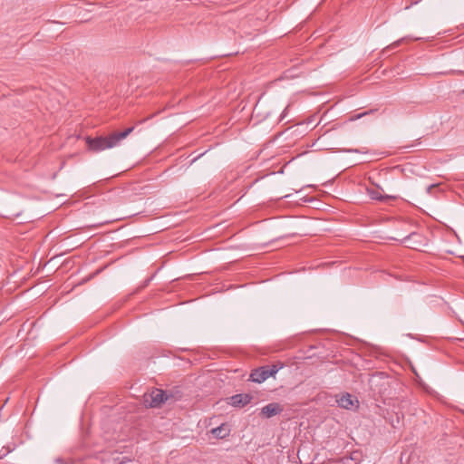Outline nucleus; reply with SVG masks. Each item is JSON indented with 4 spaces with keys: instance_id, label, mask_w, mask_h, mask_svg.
Returning <instances> with one entry per match:
<instances>
[{
    "instance_id": "1",
    "label": "nucleus",
    "mask_w": 464,
    "mask_h": 464,
    "mask_svg": "<svg viewBox=\"0 0 464 464\" xmlns=\"http://www.w3.org/2000/svg\"><path fill=\"white\" fill-rule=\"evenodd\" d=\"M134 130V127H130L120 132H112L109 136L103 137H96L86 139V143L88 148L93 151H101L107 149H111L120 144V142L127 138L132 131Z\"/></svg>"
},
{
    "instance_id": "2",
    "label": "nucleus",
    "mask_w": 464,
    "mask_h": 464,
    "mask_svg": "<svg viewBox=\"0 0 464 464\" xmlns=\"http://www.w3.org/2000/svg\"><path fill=\"white\" fill-rule=\"evenodd\" d=\"M408 247L417 249L422 246V236L416 232H411L401 239Z\"/></svg>"
},
{
    "instance_id": "3",
    "label": "nucleus",
    "mask_w": 464,
    "mask_h": 464,
    "mask_svg": "<svg viewBox=\"0 0 464 464\" xmlns=\"http://www.w3.org/2000/svg\"><path fill=\"white\" fill-rule=\"evenodd\" d=\"M283 411V407L276 402L268 403L261 409V415L265 418H271Z\"/></svg>"
},
{
    "instance_id": "4",
    "label": "nucleus",
    "mask_w": 464,
    "mask_h": 464,
    "mask_svg": "<svg viewBox=\"0 0 464 464\" xmlns=\"http://www.w3.org/2000/svg\"><path fill=\"white\" fill-rule=\"evenodd\" d=\"M151 401L150 402V407H159L162 402L168 400L166 392L160 389H155L150 393Z\"/></svg>"
},
{
    "instance_id": "5",
    "label": "nucleus",
    "mask_w": 464,
    "mask_h": 464,
    "mask_svg": "<svg viewBox=\"0 0 464 464\" xmlns=\"http://www.w3.org/2000/svg\"><path fill=\"white\" fill-rule=\"evenodd\" d=\"M338 406L346 410L352 409L353 406L358 405V400H353L352 395L349 393L342 394L336 399Z\"/></svg>"
},
{
    "instance_id": "6",
    "label": "nucleus",
    "mask_w": 464,
    "mask_h": 464,
    "mask_svg": "<svg viewBox=\"0 0 464 464\" xmlns=\"http://www.w3.org/2000/svg\"><path fill=\"white\" fill-rule=\"evenodd\" d=\"M252 398L246 393L236 394L230 397V404L235 407H244L251 401Z\"/></svg>"
},
{
    "instance_id": "7",
    "label": "nucleus",
    "mask_w": 464,
    "mask_h": 464,
    "mask_svg": "<svg viewBox=\"0 0 464 464\" xmlns=\"http://www.w3.org/2000/svg\"><path fill=\"white\" fill-rule=\"evenodd\" d=\"M269 378L266 366L254 370L250 374V380L254 382L261 383Z\"/></svg>"
},
{
    "instance_id": "8",
    "label": "nucleus",
    "mask_w": 464,
    "mask_h": 464,
    "mask_svg": "<svg viewBox=\"0 0 464 464\" xmlns=\"http://www.w3.org/2000/svg\"><path fill=\"white\" fill-rule=\"evenodd\" d=\"M367 194L371 199L378 201H386L391 198L390 196L382 195L379 188H367Z\"/></svg>"
},
{
    "instance_id": "9",
    "label": "nucleus",
    "mask_w": 464,
    "mask_h": 464,
    "mask_svg": "<svg viewBox=\"0 0 464 464\" xmlns=\"http://www.w3.org/2000/svg\"><path fill=\"white\" fill-rule=\"evenodd\" d=\"M212 434L214 436H216L217 438H225L226 436H227L228 434V431L224 427V425H221L219 427H217L215 429H212L211 430Z\"/></svg>"
},
{
    "instance_id": "10",
    "label": "nucleus",
    "mask_w": 464,
    "mask_h": 464,
    "mask_svg": "<svg viewBox=\"0 0 464 464\" xmlns=\"http://www.w3.org/2000/svg\"><path fill=\"white\" fill-rule=\"evenodd\" d=\"M269 377L274 376L282 366H277L276 364L273 365H266Z\"/></svg>"
},
{
    "instance_id": "11",
    "label": "nucleus",
    "mask_w": 464,
    "mask_h": 464,
    "mask_svg": "<svg viewBox=\"0 0 464 464\" xmlns=\"http://www.w3.org/2000/svg\"><path fill=\"white\" fill-rule=\"evenodd\" d=\"M373 112L372 110H370L369 111H365V112H362V113H360V114H357L355 116H353L351 117V121H354V120H358V119H361L362 117H363L364 115H367L369 113H372Z\"/></svg>"
},
{
    "instance_id": "12",
    "label": "nucleus",
    "mask_w": 464,
    "mask_h": 464,
    "mask_svg": "<svg viewBox=\"0 0 464 464\" xmlns=\"http://www.w3.org/2000/svg\"><path fill=\"white\" fill-rule=\"evenodd\" d=\"M288 107L289 106H286L285 108V110L282 111L281 115H280V118H279V121H282L285 119L286 115H287V111H288Z\"/></svg>"
},
{
    "instance_id": "13",
    "label": "nucleus",
    "mask_w": 464,
    "mask_h": 464,
    "mask_svg": "<svg viewBox=\"0 0 464 464\" xmlns=\"http://www.w3.org/2000/svg\"><path fill=\"white\" fill-rule=\"evenodd\" d=\"M436 188V185L432 184L427 187V192L431 193V190Z\"/></svg>"
},
{
    "instance_id": "14",
    "label": "nucleus",
    "mask_w": 464,
    "mask_h": 464,
    "mask_svg": "<svg viewBox=\"0 0 464 464\" xmlns=\"http://www.w3.org/2000/svg\"><path fill=\"white\" fill-rule=\"evenodd\" d=\"M401 41H402V39H401V40H399V41L394 42V43L392 44V48H394V47L399 46V44H400V43H401Z\"/></svg>"
}]
</instances>
